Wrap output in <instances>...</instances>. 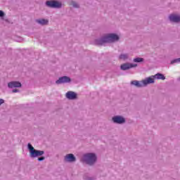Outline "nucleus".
I'll return each mask as SVG.
<instances>
[{
  "instance_id": "9",
  "label": "nucleus",
  "mask_w": 180,
  "mask_h": 180,
  "mask_svg": "<svg viewBox=\"0 0 180 180\" xmlns=\"http://www.w3.org/2000/svg\"><path fill=\"white\" fill-rule=\"evenodd\" d=\"M143 86H147V85H149L150 84H154V77L152 75L149 77H146L143 80H142Z\"/></svg>"
},
{
  "instance_id": "8",
  "label": "nucleus",
  "mask_w": 180,
  "mask_h": 180,
  "mask_svg": "<svg viewBox=\"0 0 180 180\" xmlns=\"http://www.w3.org/2000/svg\"><path fill=\"white\" fill-rule=\"evenodd\" d=\"M170 22H174V23H179L180 22V15L176 13L170 14L169 16Z\"/></svg>"
},
{
  "instance_id": "6",
  "label": "nucleus",
  "mask_w": 180,
  "mask_h": 180,
  "mask_svg": "<svg viewBox=\"0 0 180 180\" xmlns=\"http://www.w3.org/2000/svg\"><path fill=\"white\" fill-rule=\"evenodd\" d=\"M136 67H137V63H126L121 65L120 69L122 70V71H126L130 70V68H136Z\"/></svg>"
},
{
  "instance_id": "21",
  "label": "nucleus",
  "mask_w": 180,
  "mask_h": 180,
  "mask_svg": "<svg viewBox=\"0 0 180 180\" xmlns=\"http://www.w3.org/2000/svg\"><path fill=\"white\" fill-rule=\"evenodd\" d=\"M4 11H0V18H3V16H4Z\"/></svg>"
},
{
  "instance_id": "3",
  "label": "nucleus",
  "mask_w": 180,
  "mask_h": 180,
  "mask_svg": "<svg viewBox=\"0 0 180 180\" xmlns=\"http://www.w3.org/2000/svg\"><path fill=\"white\" fill-rule=\"evenodd\" d=\"M28 150L30 151V157L31 158H37V157H41V155L44 154V151L34 149L33 146H32V144L30 143H28Z\"/></svg>"
},
{
  "instance_id": "20",
  "label": "nucleus",
  "mask_w": 180,
  "mask_h": 180,
  "mask_svg": "<svg viewBox=\"0 0 180 180\" xmlns=\"http://www.w3.org/2000/svg\"><path fill=\"white\" fill-rule=\"evenodd\" d=\"M86 180H95V177L89 176V177H87Z\"/></svg>"
},
{
  "instance_id": "18",
  "label": "nucleus",
  "mask_w": 180,
  "mask_h": 180,
  "mask_svg": "<svg viewBox=\"0 0 180 180\" xmlns=\"http://www.w3.org/2000/svg\"><path fill=\"white\" fill-rule=\"evenodd\" d=\"M134 63H143L144 61V58H135L133 60Z\"/></svg>"
},
{
  "instance_id": "2",
  "label": "nucleus",
  "mask_w": 180,
  "mask_h": 180,
  "mask_svg": "<svg viewBox=\"0 0 180 180\" xmlns=\"http://www.w3.org/2000/svg\"><path fill=\"white\" fill-rule=\"evenodd\" d=\"M82 160L84 162H86V164H88V165H94L95 162H96V155L95 153H86L84 154Z\"/></svg>"
},
{
  "instance_id": "12",
  "label": "nucleus",
  "mask_w": 180,
  "mask_h": 180,
  "mask_svg": "<svg viewBox=\"0 0 180 180\" xmlns=\"http://www.w3.org/2000/svg\"><path fill=\"white\" fill-rule=\"evenodd\" d=\"M8 88H20L22 84L19 82H11L8 84Z\"/></svg>"
},
{
  "instance_id": "13",
  "label": "nucleus",
  "mask_w": 180,
  "mask_h": 180,
  "mask_svg": "<svg viewBox=\"0 0 180 180\" xmlns=\"http://www.w3.org/2000/svg\"><path fill=\"white\" fill-rule=\"evenodd\" d=\"M131 85H134V86H137V88H142L143 86V80L139 81V80H134L131 82Z\"/></svg>"
},
{
  "instance_id": "14",
  "label": "nucleus",
  "mask_w": 180,
  "mask_h": 180,
  "mask_svg": "<svg viewBox=\"0 0 180 180\" xmlns=\"http://www.w3.org/2000/svg\"><path fill=\"white\" fill-rule=\"evenodd\" d=\"M37 23H39V25H41L42 26H44L46 25H49V20H47V19H38V20H37Z\"/></svg>"
},
{
  "instance_id": "5",
  "label": "nucleus",
  "mask_w": 180,
  "mask_h": 180,
  "mask_svg": "<svg viewBox=\"0 0 180 180\" xmlns=\"http://www.w3.org/2000/svg\"><path fill=\"white\" fill-rule=\"evenodd\" d=\"M112 121L116 124H123L126 123V118L122 115H115L112 117Z\"/></svg>"
},
{
  "instance_id": "1",
  "label": "nucleus",
  "mask_w": 180,
  "mask_h": 180,
  "mask_svg": "<svg viewBox=\"0 0 180 180\" xmlns=\"http://www.w3.org/2000/svg\"><path fill=\"white\" fill-rule=\"evenodd\" d=\"M119 40V35L116 34H107L98 39H96L95 44L103 46L105 43H113Z\"/></svg>"
},
{
  "instance_id": "23",
  "label": "nucleus",
  "mask_w": 180,
  "mask_h": 180,
  "mask_svg": "<svg viewBox=\"0 0 180 180\" xmlns=\"http://www.w3.org/2000/svg\"><path fill=\"white\" fill-rule=\"evenodd\" d=\"M44 157H41L38 158V161H44Z\"/></svg>"
},
{
  "instance_id": "7",
  "label": "nucleus",
  "mask_w": 180,
  "mask_h": 180,
  "mask_svg": "<svg viewBox=\"0 0 180 180\" xmlns=\"http://www.w3.org/2000/svg\"><path fill=\"white\" fill-rule=\"evenodd\" d=\"M71 82V78L68 76H63L60 77L58 80H56V84L58 85L60 84H68Z\"/></svg>"
},
{
  "instance_id": "4",
  "label": "nucleus",
  "mask_w": 180,
  "mask_h": 180,
  "mask_svg": "<svg viewBox=\"0 0 180 180\" xmlns=\"http://www.w3.org/2000/svg\"><path fill=\"white\" fill-rule=\"evenodd\" d=\"M46 6L48 8H53L55 9H60L63 6V4L56 0H49L46 2Z\"/></svg>"
},
{
  "instance_id": "24",
  "label": "nucleus",
  "mask_w": 180,
  "mask_h": 180,
  "mask_svg": "<svg viewBox=\"0 0 180 180\" xmlns=\"http://www.w3.org/2000/svg\"><path fill=\"white\" fill-rule=\"evenodd\" d=\"M13 92L15 94L16 92H18V89H13Z\"/></svg>"
},
{
  "instance_id": "10",
  "label": "nucleus",
  "mask_w": 180,
  "mask_h": 180,
  "mask_svg": "<svg viewBox=\"0 0 180 180\" xmlns=\"http://www.w3.org/2000/svg\"><path fill=\"white\" fill-rule=\"evenodd\" d=\"M77 94L74 91H68L65 94V98L70 101H74L77 98Z\"/></svg>"
},
{
  "instance_id": "15",
  "label": "nucleus",
  "mask_w": 180,
  "mask_h": 180,
  "mask_svg": "<svg viewBox=\"0 0 180 180\" xmlns=\"http://www.w3.org/2000/svg\"><path fill=\"white\" fill-rule=\"evenodd\" d=\"M153 77V79H165V76L164 75L158 73L155 75H152Z\"/></svg>"
},
{
  "instance_id": "11",
  "label": "nucleus",
  "mask_w": 180,
  "mask_h": 180,
  "mask_svg": "<svg viewBox=\"0 0 180 180\" xmlns=\"http://www.w3.org/2000/svg\"><path fill=\"white\" fill-rule=\"evenodd\" d=\"M76 158L72 154L70 153L65 156V162H75Z\"/></svg>"
},
{
  "instance_id": "17",
  "label": "nucleus",
  "mask_w": 180,
  "mask_h": 180,
  "mask_svg": "<svg viewBox=\"0 0 180 180\" xmlns=\"http://www.w3.org/2000/svg\"><path fill=\"white\" fill-rule=\"evenodd\" d=\"M70 5L71 6H73V8H79V4H78V3H77L74 1H70Z\"/></svg>"
},
{
  "instance_id": "19",
  "label": "nucleus",
  "mask_w": 180,
  "mask_h": 180,
  "mask_svg": "<svg viewBox=\"0 0 180 180\" xmlns=\"http://www.w3.org/2000/svg\"><path fill=\"white\" fill-rule=\"evenodd\" d=\"M178 63H180V58L172 60L170 64H175Z\"/></svg>"
},
{
  "instance_id": "16",
  "label": "nucleus",
  "mask_w": 180,
  "mask_h": 180,
  "mask_svg": "<svg viewBox=\"0 0 180 180\" xmlns=\"http://www.w3.org/2000/svg\"><path fill=\"white\" fill-rule=\"evenodd\" d=\"M129 58V53H122L120 55V60H123L124 61L128 60Z\"/></svg>"
},
{
  "instance_id": "22",
  "label": "nucleus",
  "mask_w": 180,
  "mask_h": 180,
  "mask_svg": "<svg viewBox=\"0 0 180 180\" xmlns=\"http://www.w3.org/2000/svg\"><path fill=\"white\" fill-rule=\"evenodd\" d=\"M3 103H5V101L2 98H0V106L1 105H2Z\"/></svg>"
}]
</instances>
